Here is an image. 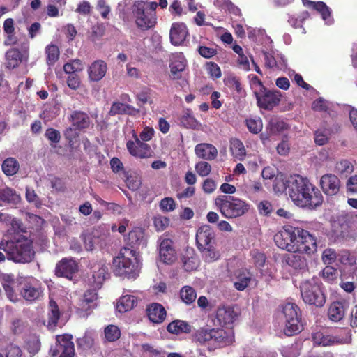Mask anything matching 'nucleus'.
Masks as SVG:
<instances>
[{
	"label": "nucleus",
	"instance_id": "nucleus-1",
	"mask_svg": "<svg viewBox=\"0 0 357 357\" xmlns=\"http://www.w3.org/2000/svg\"><path fill=\"white\" fill-rule=\"evenodd\" d=\"M277 246L291 252L310 255L317 251V239L308 231L285 226L274 236Z\"/></svg>",
	"mask_w": 357,
	"mask_h": 357
},
{
	"label": "nucleus",
	"instance_id": "nucleus-2",
	"mask_svg": "<svg viewBox=\"0 0 357 357\" xmlns=\"http://www.w3.org/2000/svg\"><path fill=\"white\" fill-rule=\"evenodd\" d=\"M287 193L293 202L301 207H316L323 202V196L306 177L298 174L287 179Z\"/></svg>",
	"mask_w": 357,
	"mask_h": 357
},
{
	"label": "nucleus",
	"instance_id": "nucleus-3",
	"mask_svg": "<svg viewBox=\"0 0 357 357\" xmlns=\"http://www.w3.org/2000/svg\"><path fill=\"white\" fill-rule=\"evenodd\" d=\"M138 254L134 248L124 247L113 259L112 268L117 276L136 278L139 273Z\"/></svg>",
	"mask_w": 357,
	"mask_h": 357
},
{
	"label": "nucleus",
	"instance_id": "nucleus-4",
	"mask_svg": "<svg viewBox=\"0 0 357 357\" xmlns=\"http://www.w3.org/2000/svg\"><path fill=\"white\" fill-rule=\"evenodd\" d=\"M10 231L3 235L0 241V250H3L7 259L16 263H26L31 260L33 251L31 245L24 242L15 241L9 235Z\"/></svg>",
	"mask_w": 357,
	"mask_h": 357
},
{
	"label": "nucleus",
	"instance_id": "nucleus-5",
	"mask_svg": "<svg viewBox=\"0 0 357 357\" xmlns=\"http://www.w3.org/2000/svg\"><path fill=\"white\" fill-rule=\"evenodd\" d=\"M155 1L142 0L136 1L132 6V13L137 26L142 30H148L157 23Z\"/></svg>",
	"mask_w": 357,
	"mask_h": 357
},
{
	"label": "nucleus",
	"instance_id": "nucleus-6",
	"mask_svg": "<svg viewBox=\"0 0 357 357\" xmlns=\"http://www.w3.org/2000/svg\"><path fill=\"white\" fill-rule=\"evenodd\" d=\"M220 310V307H218L215 315L211 317L213 325L218 327L217 329L201 328L196 333L197 340L201 344L208 343V348L210 351L220 348L223 344V331L218 328L222 326Z\"/></svg>",
	"mask_w": 357,
	"mask_h": 357
},
{
	"label": "nucleus",
	"instance_id": "nucleus-7",
	"mask_svg": "<svg viewBox=\"0 0 357 357\" xmlns=\"http://www.w3.org/2000/svg\"><path fill=\"white\" fill-rule=\"evenodd\" d=\"M196 243L198 249L206 260L214 261L220 257L215 247V232L211 226L204 225L198 228L196 233Z\"/></svg>",
	"mask_w": 357,
	"mask_h": 357
},
{
	"label": "nucleus",
	"instance_id": "nucleus-8",
	"mask_svg": "<svg viewBox=\"0 0 357 357\" xmlns=\"http://www.w3.org/2000/svg\"><path fill=\"white\" fill-rule=\"evenodd\" d=\"M303 301L310 305L321 307L326 303V296L321 284L315 280H306L300 287Z\"/></svg>",
	"mask_w": 357,
	"mask_h": 357
},
{
	"label": "nucleus",
	"instance_id": "nucleus-9",
	"mask_svg": "<svg viewBox=\"0 0 357 357\" xmlns=\"http://www.w3.org/2000/svg\"><path fill=\"white\" fill-rule=\"evenodd\" d=\"M282 313L284 318V333L287 336H291L301 332L303 325L298 307L288 303L283 306Z\"/></svg>",
	"mask_w": 357,
	"mask_h": 357
},
{
	"label": "nucleus",
	"instance_id": "nucleus-10",
	"mask_svg": "<svg viewBox=\"0 0 357 357\" xmlns=\"http://www.w3.org/2000/svg\"><path fill=\"white\" fill-rule=\"evenodd\" d=\"M72 335L65 334L56 337V344L50 349V353L54 357H74L75 347L72 342Z\"/></svg>",
	"mask_w": 357,
	"mask_h": 357
},
{
	"label": "nucleus",
	"instance_id": "nucleus-11",
	"mask_svg": "<svg viewBox=\"0 0 357 357\" xmlns=\"http://www.w3.org/2000/svg\"><path fill=\"white\" fill-rule=\"evenodd\" d=\"M134 140H128L126 148L129 153L135 158H148L151 156V149L146 142H142L137 135L133 131Z\"/></svg>",
	"mask_w": 357,
	"mask_h": 357
},
{
	"label": "nucleus",
	"instance_id": "nucleus-12",
	"mask_svg": "<svg viewBox=\"0 0 357 357\" xmlns=\"http://www.w3.org/2000/svg\"><path fill=\"white\" fill-rule=\"evenodd\" d=\"M248 211L244 202L232 196H225V217L228 218L241 216Z\"/></svg>",
	"mask_w": 357,
	"mask_h": 357
},
{
	"label": "nucleus",
	"instance_id": "nucleus-13",
	"mask_svg": "<svg viewBox=\"0 0 357 357\" xmlns=\"http://www.w3.org/2000/svg\"><path fill=\"white\" fill-rule=\"evenodd\" d=\"M320 186L326 195L333 196L339 192L341 183L337 176L330 173L321 177Z\"/></svg>",
	"mask_w": 357,
	"mask_h": 357
},
{
	"label": "nucleus",
	"instance_id": "nucleus-14",
	"mask_svg": "<svg viewBox=\"0 0 357 357\" xmlns=\"http://www.w3.org/2000/svg\"><path fill=\"white\" fill-rule=\"evenodd\" d=\"M188 36V30L183 22H174L172 24L169 38L172 45L177 46L183 44Z\"/></svg>",
	"mask_w": 357,
	"mask_h": 357
},
{
	"label": "nucleus",
	"instance_id": "nucleus-15",
	"mask_svg": "<svg viewBox=\"0 0 357 357\" xmlns=\"http://www.w3.org/2000/svg\"><path fill=\"white\" fill-rule=\"evenodd\" d=\"M255 93L258 105L265 109H272L280 101L281 93L278 91H269L263 96H259L256 92Z\"/></svg>",
	"mask_w": 357,
	"mask_h": 357
},
{
	"label": "nucleus",
	"instance_id": "nucleus-16",
	"mask_svg": "<svg viewBox=\"0 0 357 357\" xmlns=\"http://www.w3.org/2000/svg\"><path fill=\"white\" fill-rule=\"evenodd\" d=\"M77 270V264L74 259L64 258L56 264L55 272L58 276L71 279Z\"/></svg>",
	"mask_w": 357,
	"mask_h": 357
},
{
	"label": "nucleus",
	"instance_id": "nucleus-17",
	"mask_svg": "<svg viewBox=\"0 0 357 357\" xmlns=\"http://www.w3.org/2000/svg\"><path fill=\"white\" fill-rule=\"evenodd\" d=\"M303 4L308 8L317 10L321 15L322 20L327 25L333 23V19L331 16V9L323 1H312L310 0H302Z\"/></svg>",
	"mask_w": 357,
	"mask_h": 357
},
{
	"label": "nucleus",
	"instance_id": "nucleus-18",
	"mask_svg": "<svg viewBox=\"0 0 357 357\" xmlns=\"http://www.w3.org/2000/svg\"><path fill=\"white\" fill-rule=\"evenodd\" d=\"M93 285L96 288L100 287L108 273V266L102 261L94 263L91 266Z\"/></svg>",
	"mask_w": 357,
	"mask_h": 357
},
{
	"label": "nucleus",
	"instance_id": "nucleus-19",
	"mask_svg": "<svg viewBox=\"0 0 357 357\" xmlns=\"http://www.w3.org/2000/svg\"><path fill=\"white\" fill-rule=\"evenodd\" d=\"M40 285L36 280L26 282L20 290L21 296L27 301H34L39 298L41 294Z\"/></svg>",
	"mask_w": 357,
	"mask_h": 357
},
{
	"label": "nucleus",
	"instance_id": "nucleus-20",
	"mask_svg": "<svg viewBox=\"0 0 357 357\" xmlns=\"http://www.w3.org/2000/svg\"><path fill=\"white\" fill-rule=\"evenodd\" d=\"M312 339L314 344L323 347L349 342V340L347 338L344 339L337 336H331L321 331L314 333L312 335Z\"/></svg>",
	"mask_w": 357,
	"mask_h": 357
},
{
	"label": "nucleus",
	"instance_id": "nucleus-21",
	"mask_svg": "<svg viewBox=\"0 0 357 357\" xmlns=\"http://www.w3.org/2000/svg\"><path fill=\"white\" fill-rule=\"evenodd\" d=\"M107 65L103 60L93 62L88 68L89 79L91 82H98L106 75Z\"/></svg>",
	"mask_w": 357,
	"mask_h": 357
},
{
	"label": "nucleus",
	"instance_id": "nucleus-22",
	"mask_svg": "<svg viewBox=\"0 0 357 357\" xmlns=\"http://www.w3.org/2000/svg\"><path fill=\"white\" fill-rule=\"evenodd\" d=\"M171 77L174 79L181 78V73L186 66V60L183 53H176L172 55L170 63Z\"/></svg>",
	"mask_w": 357,
	"mask_h": 357
},
{
	"label": "nucleus",
	"instance_id": "nucleus-23",
	"mask_svg": "<svg viewBox=\"0 0 357 357\" xmlns=\"http://www.w3.org/2000/svg\"><path fill=\"white\" fill-rule=\"evenodd\" d=\"M159 252L161 261L165 264H171L176 259L173 243L169 238H165L161 241Z\"/></svg>",
	"mask_w": 357,
	"mask_h": 357
},
{
	"label": "nucleus",
	"instance_id": "nucleus-24",
	"mask_svg": "<svg viewBox=\"0 0 357 357\" xmlns=\"http://www.w3.org/2000/svg\"><path fill=\"white\" fill-rule=\"evenodd\" d=\"M98 294L96 290L89 289L86 291L82 301V307L79 308L80 314L85 316L89 314V311L96 306Z\"/></svg>",
	"mask_w": 357,
	"mask_h": 357
},
{
	"label": "nucleus",
	"instance_id": "nucleus-25",
	"mask_svg": "<svg viewBox=\"0 0 357 357\" xmlns=\"http://www.w3.org/2000/svg\"><path fill=\"white\" fill-rule=\"evenodd\" d=\"M195 153L199 158L211 160L217 156L218 151L213 145L202 143L195 146Z\"/></svg>",
	"mask_w": 357,
	"mask_h": 357
},
{
	"label": "nucleus",
	"instance_id": "nucleus-26",
	"mask_svg": "<svg viewBox=\"0 0 357 357\" xmlns=\"http://www.w3.org/2000/svg\"><path fill=\"white\" fill-rule=\"evenodd\" d=\"M183 268L186 271L196 270L199 265L198 256L192 248H188L185 251L182 258Z\"/></svg>",
	"mask_w": 357,
	"mask_h": 357
},
{
	"label": "nucleus",
	"instance_id": "nucleus-27",
	"mask_svg": "<svg viewBox=\"0 0 357 357\" xmlns=\"http://www.w3.org/2000/svg\"><path fill=\"white\" fill-rule=\"evenodd\" d=\"M149 319L153 323H161L166 317V310L163 306L158 303L150 305L147 309Z\"/></svg>",
	"mask_w": 357,
	"mask_h": 357
},
{
	"label": "nucleus",
	"instance_id": "nucleus-28",
	"mask_svg": "<svg viewBox=\"0 0 357 357\" xmlns=\"http://www.w3.org/2000/svg\"><path fill=\"white\" fill-rule=\"evenodd\" d=\"M61 316V312L58 305L52 299L50 298L49 305H48V312H47V327L53 330Z\"/></svg>",
	"mask_w": 357,
	"mask_h": 357
},
{
	"label": "nucleus",
	"instance_id": "nucleus-29",
	"mask_svg": "<svg viewBox=\"0 0 357 357\" xmlns=\"http://www.w3.org/2000/svg\"><path fill=\"white\" fill-rule=\"evenodd\" d=\"M236 281L234 286L238 291L245 289L253 280L252 274L247 270H239L236 272Z\"/></svg>",
	"mask_w": 357,
	"mask_h": 357
},
{
	"label": "nucleus",
	"instance_id": "nucleus-30",
	"mask_svg": "<svg viewBox=\"0 0 357 357\" xmlns=\"http://www.w3.org/2000/svg\"><path fill=\"white\" fill-rule=\"evenodd\" d=\"M73 126L77 130L86 128L90 125V119L87 114L81 111H74L70 115Z\"/></svg>",
	"mask_w": 357,
	"mask_h": 357
},
{
	"label": "nucleus",
	"instance_id": "nucleus-31",
	"mask_svg": "<svg viewBox=\"0 0 357 357\" xmlns=\"http://www.w3.org/2000/svg\"><path fill=\"white\" fill-rule=\"evenodd\" d=\"M345 307L343 303L336 301L332 303L328 310L329 319L333 321H339L344 316Z\"/></svg>",
	"mask_w": 357,
	"mask_h": 357
},
{
	"label": "nucleus",
	"instance_id": "nucleus-32",
	"mask_svg": "<svg viewBox=\"0 0 357 357\" xmlns=\"http://www.w3.org/2000/svg\"><path fill=\"white\" fill-rule=\"evenodd\" d=\"M139 113V109L134 107L120 102H114L110 108L109 114L112 116L116 114L135 115Z\"/></svg>",
	"mask_w": 357,
	"mask_h": 357
},
{
	"label": "nucleus",
	"instance_id": "nucleus-33",
	"mask_svg": "<svg viewBox=\"0 0 357 357\" xmlns=\"http://www.w3.org/2000/svg\"><path fill=\"white\" fill-rule=\"evenodd\" d=\"M137 303V300L133 295H123L119 300L116 309L119 312H125L132 310Z\"/></svg>",
	"mask_w": 357,
	"mask_h": 357
},
{
	"label": "nucleus",
	"instance_id": "nucleus-34",
	"mask_svg": "<svg viewBox=\"0 0 357 357\" xmlns=\"http://www.w3.org/2000/svg\"><path fill=\"white\" fill-rule=\"evenodd\" d=\"M6 66L9 68H15L22 62V55L17 49L12 48L6 54Z\"/></svg>",
	"mask_w": 357,
	"mask_h": 357
},
{
	"label": "nucleus",
	"instance_id": "nucleus-35",
	"mask_svg": "<svg viewBox=\"0 0 357 357\" xmlns=\"http://www.w3.org/2000/svg\"><path fill=\"white\" fill-rule=\"evenodd\" d=\"M168 332L172 334H178L181 333H190L191 326L186 321L181 320H175L169 324L167 327Z\"/></svg>",
	"mask_w": 357,
	"mask_h": 357
},
{
	"label": "nucleus",
	"instance_id": "nucleus-36",
	"mask_svg": "<svg viewBox=\"0 0 357 357\" xmlns=\"http://www.w3.org/2000/svg\"><path fill=\"white\" fill-rule=\"evenodd\" d=\"M230 151L232 155L239 160H243L246 154L243 144L236 138L230 141Z\"/></svg>",
	"mask_w": 357,
	"mask_h": 357
},
{
	"label": "nucleus",
	"instance_id": "nucleus-37",
	"mask_svg": "<svg viewBox=\"0 0 357 357\" xmlns=\"http://www.w3.org/2000/svg\"><path fill=\"white\" fill-rule=\"evenodd\" d=\"M128 241L132 245L131 248L134 246H144L145 245L144 231L139 228L131 231L128 235Z\"/></svg>",
	"mask_w": 357,
	"mask_h": 357
},
{
	"label": "nucleus",
	"instance_id": "nucleus-38",
	"mask_svg": "<svg viewBox=\"0 0 357 357\" xmlns=\"http://www.w3.org/2000/svg\"><path fill=\"white\" fill-rule=\"evenodd\" d=\"M180 297L186 305L193 303L197 298V292L190 286H184L180 290Z\"/></svg>",
	"mask_w": 357,
	"mask_h": 357
},
{
	"label": "nucleus",
	"instance_id": "nucleus-39",
	"mask_svg": "<svg viewBox=\"0 0 357 357\" xmlns=\"http://www.w3.org/2000/svg\"><path fill=\"white\" fill-rule=\"evenodd\" d=\"M181 123L187 128L197 129L199 124L190 110L184 111L180 119Z\"/></svg>",
	"mask_w": 357,
	"mask_h": 357
},
{
	"label": "nucleus",
	"instance_id": "nucleus-40",
	"mask_svg": "<svg viewBox=\"0 0 357 357\" xmlns=\"http://www.w3.org/2000/svg\"><path fill=\"white\" fill-rule=\"evenodd\" d=\"M267 130L271 135H276L288 129V125L278 119H271L267 126Z\"/></svg>",
	"mask_w": 357,
	"mask_h": 357
},
{
	"label": "nucleus",
	"instance_id": "nucleus-41",
	"mask_svg": "<svg viewBox=\"0 0 357 357\" xmlns=\"http://www.w3.org/2000/svg\"><path fill=\"white\" fill-rule=\"evenodd\" d=\"M225 85L232 91L234 96H235L236 93L240 96L242 95L243 91L238 77L233 75H227V78L225 79Z\"/></svg>",
	"mask_w": 357,
	"mask_h": 357
},
{
	"label": "nucleus",
	"instance_id": "nucleus-42",
	"mask_svg": "<svg viewBox=\"0 0 357 357\" xmlns=\"http://www.w3.org/2000/svg\"><path fill=\"white\" fill-rule=\"evenodd\" d=\"M241 314V309L238 305L229 306L225 309V326L232 324Z\"/></svg>",
	"mask_w": 357,
	"mask_h": 357
},
{
	"label": "nucleus",
	"instance_id": "nucleus-43",
	"mask_svg": "<svg viewBox=\"0 0 357 357\" xmlns=\"http://www.w3.org/2000/svg\"><path fill=\"white\" fill-rule=\"evenodd\" d=\"M46 61L49 66H53L59 58V49L56 45H48L45 48Z\"/></svg>",
	"mask_w": 357,
	"mask_h": 357
},
{
	"label": "nucleus",
	"instance_id": "nucleus-44",
	"mask_svg": "<svg viewBox=\"0 0 357 357\" xmlns=\"http://www.w3.org/2000/svg\"><path fill=\"white\" fill-rule=\"evenodd\" d=\"M334 171L340 175L347 176L353 172L354 166L347 160H340L335 163Z\"/></svg>",
	"mask_w": 357,
	"mask_h": 357
},
{
	"label": "nucleus",
	"instance_id": "nucleus-45",
	"mask_svg": "<svg viewBox=\"0 0 357 357\" xmlns=\"http://www.w3.org/2000/svg\"><path fill=\"white\" fill-rule=\"evenodd\" d=\"M19 163L14 158H6L2 164V170L7 176L15 174L19 169Z\"/></svg>",
	"mask_w": 357,
	"mask_h": 357
},
{
	"label": "nucleus",
	"instance_id": "nucleus-46",
	"mask_svg": "<svg viewBox=\"0 0 357 357\" xmlns=\"http://www.w3.org/2000/svg\"><path fill=\"white\" fill-rule=\"evenodd\" d=\"M4 203L17 204L20 201V196L14 190L6 188L1 190Z\"/></svg>",
	"mask_w": 357,
	"mask_h": 357
},
{
	"label": "nucleus",
	"instance_id": "nucleus-47",
	"mask_svg": "<svg viewBox=\"0 0 357 357\" xmlns=\"http://www.w3.org/2000/svg\"><path fill=\"white\" fill-rule=\"evenodd\" d=\"M105 337L108 342H114L121 336L120 329L115 325L107 326L104 331Z\"/></svg>",
	"mask_w": 357,
	"mask_h": 357
},
{
	"label": "nucleus",
	"instance_id": "nucleus-48",
	"mask_svg": "<svg viewBox=\"0 0 357 357\" xmlns=\"http://www.w3.org/2000/svg\"><path fill=\"white\" fill-rule=\"evenodd\" d=\"M26 347L32 356L38 353L40 349V342L38 337L36 335L30 336L26 340Z\"/></svg>",
	"mask_w": 357,
	"mask_h": 357
},
{
	"label": "nucleus",
	"instance_id": "nucleus-49",
	"mask_svg": "<svg viewBox=\"0 0 357 357\" xmlns=\"http://www.w3.org/2000/svg\"><path fill=\"white\" fill-rule=\"evenodd\" d=\"M83 68L82 61L79 59L73 60L71 62L66 63L63 66L64 71L68 74H73L77 71H81Z\"/></svg>",
	"mask_w": 357,
	"mask_h": 357
},
{
	"label": "nucleus",
	"instance_id": "nucleus-50",
	"mask_svg": "<svg viewBox=\"0 0 357 357\" xmlns=\"http://www.w3.org/2000/svg\"><path fill=\"white\" fill-rule=\"evenodd\" d=\"M246 125L248 130L255 134L261 132L263 128L262 121L259 118L247 119Z\"/></svg>",
	"mask_w": 357,
	"mask_h": 357
},
{
	"label": "nucleus",
	"instance_id": "nucleus-51",
	"mask_svg": "<svg viewBox=\"0 0 357 357\" xmlns=\"http://www.w3.org/2000/svg\"><path fill=\"white\" fill-rule=\"evenodd\" d=\"M104 35V29L102 26H93L89 33V38L94 44H98Z\"/></svg>",
	"mask_w": 357,
	"mask_h": 357
},
{
	"label": "nucleus",
	"instance_id": "nucleus-52",
	"mask_svg": "<svg viewBox=\"0 0 357 357\" xmlns=\"http://www.w3.org/2000/svg\"><path fill=\"white\" fill-rule=\"evenodd\" d=\"M195 169L198 175L202 177L208 176L211 172V165L206 161H199L196 163Z\"/></svg>",
	"mask_w": 357,
	"mask_h": 357
},
{
	"label": "nucleus",
	"instance_id": "nucleus-53",
	"mask_svg": "<svg viewBox=\"0 0 357 357\" xmlns=\"http://www.w3.org/2000/svg\"><path fill=\"white\" fill-rule=\"evenodd\" d=\"M126 182L128 188L133 191L138 190L142 184L141 177L136 174L127 176Z\"/></svg>",
	"mask_w": 357,
	"mask_h": 357
},
{
	"label": "nucleus",
	"instance_id": "nucleus-54",
	"mask_svg": "<svg viewBox=\"0 0 357 357\" xmlns=\"http://www.w3.org/2000/svg\"><path fill=\"white\" fill-rule=\"evenodd\" d=\"M0 222H4L7 225H10L13 230H16L20 227L18 220L7 213H0Z\"/></svg>",
	"mask_w": 357,
	"mask_h": 357
},
{
	"label": "nucleus",
	"instance_id": "nucleus-55",
	"mask_svg": "<svg viewBox=\"0 0 357 357\" xmlns=\"http://www.w3.org/2000/svg\"><path fill=\"white\" fill-rule=\"evenodd\" d=\"M284 357H298L300 354L299 346L297 344L284 347L282 349Z\"/></svg>",
	"mask_w": 357,
	"mask_h": 357
},
{
	"label": "nucleus",
	"instance_id": "nucleus-56",
	"mask_svg": "<svg viewBox=\"0 0 357 357\" xmlns=\"http://www.w3.org/2000/svg\"><path fill=\"white\" fill-rule=\"evenodd\" d=\"M322 277L328 282H333L337 278V271L333 266H326L322 271Z\"/></svg>",
	"mask_w": 357,
	"mask_h": 357
},
{
	"label": "nucleus",
	"instance_id": "nucleus-57",
	"mask_svg": "<svg viewBox=\"0 0 357 357\" xmlns=\"http://www.w3.org/2000/svg\"><path fill=\"white\" fill-rule=\"evenodd\" d=\"M26 199L29 203H33L36 207H40V198L33 189L28 187L26 188Z\"/></svg>",
	"mask_w": 357,
	"mask_h": 357
},
{
	"label": "nucleus",
	"instance_id": "nucleus-58",
	"mask_svg": "<svg viewBox=\"0 0 357 357\" xmlns=\"http://www.w3.org/2000/svg\"><path fill=\"white\" fill-rule=\"evenodd\" d=\"M160 209L163 211L169 212L175 209L176 204L174 200L171 197L162 199L160 203Z\"/></svg>",
	"mask_w": 357,
	"mask_h": 357
},
{
	"label": "nucleus",
	"instance_id": "nucleus-59",
	"mask_svg": "<svg viewBox=\"0 0 357 357\" xmlns=\"http://www.w3.org/2000/svg\"><path fill=\"white\" fill-rule=\"evenodd\" d=\"M347 192L357 195V175L350 176L346 182Z\"/></svg>",
	"mask_w": 357,
	"mask_h": 357
},
{
	"label": "nucleus",
	"instance_id": "nucleus-60",
	"mask_svg": "<svg viewBox=\"0 0 357 357\" xmlns=\"http://www.w3.org/2000/svg\"><path fill=\"white\" fill-rule=\"evenodd\" d=\"M336 257L335 251L331 248L326 249L322 253V260L325 264H333Z\"/></svg>",
	"mask_w": 357,
	"mask_h": 357
},
{
	"label": "nucleus",
	"instance_id": "nucleus-61",
	"mask_svg": "<svg viewBox=\"0 0 357 357\" xmlns=\"http://www.w3.org/2000/svg\"><path fill=\"white\" fill-rule=\"evenodd\" d=\"M20 348L15 345L10 346L5 354L0 353V357H22Z\"/></svg>",
	"mask_w": 357,
	"mask_h": 357
},
{
	"label": "nucleus",
	"instance_id": "nucleus-62",
	"mask_svg": "<svg viewBox=\"0 0 357 357\" xmlns=\"http://www.w3.org/2000/svg\"><path fill=\"white\" fill-rule=\"evenodd\" d=\"M81 238L86 250L90 251L94 248L95 238L93 235L89 233H84L82 234Z\"/></svg>",
	"mask_w": 357,
	"mask_h": 357
},
{
	"label": "nucleus",
	"instance_id": "nucleus-63",
	"mask_svg": "<svg viewBox=\"0 0 357 357\" xmlns=\"http://www.w3.org/2000/svg\"><path fill=\"white\" fill-rule=\"evenodd\" d=\"M97 9L104 19L109 17L111 9L110 7L107 4L105 0L98 1Z\"/></svg>",
	"mask_w": 357,
	"mask_h": 357
},
{
	"label": "nucleus",
	"instance_id": "nucleus-64",
	"mask_svg": "<svg viewBox=\"0 0 357 357\" xmlns=\"http://www.w3.org/2000/svg\"><path fill=\"white\" fill-rule=\"evenodd\" d=\"M259 213L263 215H268L273 211L271 204L266 200L260 202L257 205Z\"/></svg>",
	"mask_w": 357,
	"mask_h": 357
}]
</instances>
